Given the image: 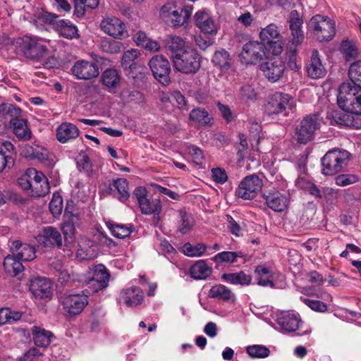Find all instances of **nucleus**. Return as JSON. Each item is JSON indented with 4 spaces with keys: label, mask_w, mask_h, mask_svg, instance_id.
<instances>
[{
    "label": "nucleus",
    "mask_w": 361,
    "mask_h": 361,
    "mask_svg": "<svg viewBox=\"0 0 361 361\" xmlns=\"http://www.w3.org/2000/svg\"><path fill=\"white\" fill-rule=\"evenodd\" d=\"M102 192L118 199L121 202H126L129 197L128 182L126 178L114 179L108 185H103Z\"/></svg>",
    "instance_id": "15"
},
{
    "label": "nucleus",
    "mask_w": 361,
    "mask_h": 361,
    "mask_svg": "<svg viewBox=\"0 0 361 361\" xmlns=\"http://www.w3.org/2000/svg\"><path fill=\"white\" fill-rule=\"evenodd\" d=\"M8 112L16 117L11 120L10 124L13 126V130L16 136L22 140H28L31 138L32 132L27 127V121L23 118H18L21 110L13 105H10Z\"/></svg>",
    "instance_id": "17"
},
{
    "label": "nucleus",
    "mask_w": 361,
    "mask_h": 361,
    "mask_svg": "<svg viewBox=\"0 0 361 361\" xmlns=\"http://www.w3.org/2000/svg\"><path fill=\"white\" fill-rule=\"evenodd\" d=\"M276 322L281 328L287 332H295L302 324L300 315L290 312H281L278 315Z\"/></svg>",
    "instance_id": "26"
},
{
    "label": "nucleus",
    "mask_w": 361,
    "mask_h": 361,
    "mask_svg": "<svg viewBox=\"0 0 361 361\" xmlns=\"http://www.w3.org/2000/svg\"><path fill=\"white\" fill-rule=\"evenodd\" d=\"M88 291L87 294H72L66 296L63 302L64 310L71 315H76L82 312L88 304Z\"/></svg>",
    "instance_id": "21"
},
{
    "label": "nucleus",
    "mask_w": 361,
    "mask_h": 361,
    "mask_svg": "<svg viewBox=\"0 0 361 361\" xmlns=\"http://www.w3.org/2000/svg\"><path fill=\"white\" fill-rule=\"evenodd\" d=\"M209 296L228 302H233L236 299L235 295L231 289L222 284L213 286L209 290Z\"/></svg>",
    "instance_id": "37"
},
{
    "label": "nucleus",
    "mask_w": 361,
    "mask_h": 361,
    "mask_svg": "<svg viewBox=\"0 0 361 361\" xmlns=\"http://www.w3.org/2000/svg\"><path fill=\"white\" fill-rule=\"evenodd\" d=\"M300 300L312 310L319 312H324L327 310V305L319 300H310L305 298H300Z\"/></svg>",
    "instance_id": "60"
},
{
    "label": "nucleus",
    "mask_w": 361,
    "mask_h": 361,
    "mask_svg": "<svg viewBox=\"0 0 361 361\" xmlns=\"http://www.w3.org/2000/svg\"><path fill=\"white\" fill-rule=\"evenodd\" d=\"M178 218L180 219L178 231L182 234L188 233L194 225L192 216L185 209H180L178 211Z\"/></svg>",
    "instance_id": "49"
},
{
    "label": "nucleus",
    "mask_w": 361,
    "mask_h": 361,
    "mask_svg": "<svg viewBox=\"0 0 361 361\" xmlns=\"http://www.w3.org/2000/svg\"><path fill=\"white\" fill-rule=\"evenodd\" d=\"M160 14L163 19L168 23L170 22L173 27L183 25L187 23L186 17H183L182 13L171 4L163 6Z\"/></svg>",
    "instance_id": "33"
},
{
    "label": "nucleus",
    "mask_w": 361,
    "mask_h": 361,
    "mask_svg": "<svg viewBox=\"0 0 361 361\" xmlns=\"http://www.w3.org/2000/svg\"><path fill=\"white\" fill-rule=\"evenodd\" d=\"M79 224V217L77 215H71L68 219L62 224V232L65 241L68 244H72L75 241L76 226Z\"/></svg>",
    "instance_id": "38"
},
{
    "label": "nucleus",
    "mask_w": 361,
    "mask_h": 361,
    "mask_svg": "<svg viewBox=\"0 0 361 361\" xmlns=\"http://www.w3.org/2000/svg\"><path fill=\"white\" fill-rule=\"evenodd\" d=\"M227 221L228 224V228L231 233L235 236H240L242 235V227L240 226V224L237 222L231 216L227 215L226 216Z\"/></svg>",
    "instance_id": "64"
},
{
    "label": "nucleus",
    "mask_w": 361,
    "mask_h": 361,
    "mask_svg": "<svg viewBox=\"0 0 361 361\" xmlns=\"http://www.w3.org/2000/svg\"><path fill=\"white\" fill-rule=\"evenodd\" d=\"M63 209L62 198L59 195H54L49 202V209L51 214L56 216L59 215Z\"/></svg>",
    "instance_id": "61"
},
{
    "label": "nucleus",
    "mask_w": 361,
    "mask_h": 361,
    "mask_svg": "<svg viewBox=\"0 0 361 361\" xmlns=\"http://www.w3.org/2000/svg\"><path fill=\"white\" fill-rule=\"evenodd\" d=\"M55 30L59 35L67 39L79 37L77 27L69 20L60 19L56 23Z\"/></svg>",
    "instance_id": "39"
},
{
    "label": "nucleus",
    "mask_w": 361,
    "mask_h": 361,
    "mask_svg": "<svg viewBox=\"0 0 361 361\" xmlns=\"http://www.w3.org/2000/svg\"><path fill=\"white\" fill-rule=\"evenodd\" d=\"M320 128V118L317 114L306 116L295 128V138L300 144H306L314 139L315 132Z\"/></svg>",
    "instance_id": "5"
},
{
    "label": "nucleus",
    "mask_w": 361,
    "mask_h": 361,
    "mask_svg": "<svg viewBox=\"0 0 361 361\" xmlns=\"http://www.w3.org/2000/svg\"><path fill=\"white\" fill-rule=\"evenodd\" d=\"M59 20L60 19L57 15L47 11H42L38 13L37 18L34 20V23L36 24L42 23L50 24L52 25L55 29L56 23L58 21H59Z\"/></svg>",
    "instance_id": "57"
},
{
    "label": "nucleus",
    "mask_w": 361,
    "mask_h": 361,
    "mask_svg": "<svg viewBox=\"0 0 361 361\" xmlns=\"http://www.w3.org/2000/svg\"><path fill=\"white\" fill-rule=\"evenodd\" d=\"M260 70L269 82H276L282 78L285 71V64L281 59L276 58L261 64Z\"/></svg>",
    "instance_id": "19"
},
{
    "label": "nucleus",
    "mask_w": 361,
    "mask_h": 361,
    "mask_svg": "<svg viewBox=\"0 0 361 361\" xmlns=\"http://www.w3.org/2000/svg\"><path fill=\"white\" fill-rule=\"evenodd\" d=\"M255 274L257 276V284L261 286H270L274 288L275 284L271 280L272 274L269 268L258 265L255 269Z\"/></svg>",
    "instance_id": "43"
},
{
    "label": "nucleus",
    "mask_w": 361,
    "mask_h": 361,
    "mask_svg": "<svg viewBox=\"0 0 361 361\" xmlns=\"http://www.w3.org/2000/svg\"><path fill=\"white\" fill-rule=\"evenodd\" d=\"M213 180L219 184H224L228 179L226 171L221 168H216L212 170Z\"/></svg>",
    "instance_id": "63"
},
{
    "label": "nucleus",
    "mask_w": 361,
    "mask_h": 361,
    "mask_svg": "<svg viewBox=\"0 0 361 361\" xmlns=\"http://www.w3.org/2000/svg\"><path fill=\"white\" fill-rule=\"evenodd\" d=\"M262 43L268 45L271 53L278 56L281 54L283 47L281 46V36L276 25L271 23L262 29L259 34Z\"/></svg>",
    "instance_id": "8"
},
{
    "label": "nucleus",
    "mask_w": 361,
    "mask_h": 361,
    "mask_svg": "<svg viewBox=\"0 0 361 361\" xmlns=\"http://www.w3.org/2000/svg\"><path fill=\"white\" fill-rule=\"evenodd\" d=\"M122 45L121 42L109 38H104L100 42V48L102 51L111 54L118 53Z\"/></svg>",
    "instance_id": "52"
},
{
    "label": "nucleus",
    "mask_w": 361,
    "mask_h": 361,
    "mask_svg": "<svg viewBox=\"0 0 361 361\" xmlns=\"http://www.w3.org/2000/svg\"><path fill=\"white\" fill-rule=\"evenodd\" d=\"M101 80L109 92H114L121 85V76L118 71L114 68L105 70L102 74Z\"/></svg>",
    "instance_id": "36"
},
{
    "label": "nucleus",
    "mask_w": 361,
    "mask_h": 361,
    "mask_svg": "<svg viewBox=\"0 0 361 361\" xmlns=\"http://www.w3.org/2000/svg\"><path fill=\"white\" fill-rule=\"evenodd\" d=\"M12 255L21 261H32L36 257L35 247L20 240H14L10 247Z\"/></svg>",
    "instance_id": "25"
},
{
    "label": "nucleus",
    "mask_w": 361,
    "mask_h": 361,
    "mask_svg": "<svg viewBox=\"0 0 361 361\" xmlns=\"http://www.w3.org/2000/svg\"><path fill=\"white\" fill-rule=\"evenodd\" d=\"M262 180L256 174L245 177L235 190V195L243 200H253L261 191Z\"/></svg>",
    "instance_id": "7"
},
{
    "label": "nucleus",
    "mask_w": 361,
    "mask_h": 361,
    "mask_svg": "<svg viewBox=\"0 0 361 361\" xmlns=\"http://www.w3.org/2000/svg\"><path fill=\"white\" fill-rule=\"evenodd\" d=\"M238 97L245 102L254 101L257 99V92L252 85H245L239 90Z\"/></svg>",
    "instance_id": "58"
},
{
    "label": "nucleus",
    "mask_w": 361,
    "mask_h": 361,
    "mask_svg": "<svg viewBox=\"0 0 361 361\" xmlns=\"http://www.w3.org/2000/svg\"><path fill=\"white\" fill-rule=\"evenodd\" d=\"M212 63L221 71H227L231 67V58L229 53L225 49H221L214 53Z\"/></svg>",
    "instance_id": "48"
},
{
    "label": "nucleus",
    "mask_w": 361,
    "mask_h": 361,
    "mask_svg": "<svg viewBox=\"0 0 361 361\" xmlns=\"http://www.w3.org/2000/svg\"><path fill=\"white\" fill-rule=\"evenodd\" d=\"M348 75L350 80L339 87L337 102L348 110L361 113V60L350 65Z\"/></svg>",
    "instance_id": "2"
},
{
    "label": "nucleus",
    "mask_w": 361,
    "mask_h": 361,
    "mask_svg": "<svg viewBox=\"0 0 361 361\" xmlns=\"http://www.w3.org/2000/svg\"><path fill=\"white\" fill-rule=\"evenodd\" d=\"M76 163L80 171H84L87 176L92 173V164L86 153L83 152L79 153L76 157Z\"/></svg>",
    "instance_id": "55"
},
{
    "label": "nucleus",
    "mask_w": 361,
    "mask_h": 361,
    "mask_svg": "<svg viewBox=\"0 0 361 361\" xmlns=\"http://www.w3.org/2000/svg\"><path fill=\"white\" fill-rule=\"evenodd\" d=\"M106 226L111 231V234L118 238L128 237L135 229L131 224H123L110 221L106 223Z\"/></svg>",
    "instance_id": "41"
},
{
    "label": "nucleus",
    "mask_w": 361,
    "mask_h": 361,
    "mask_svg": "<svg viewBox=\"0 0 361 361\" xmlns=\"http://www.w3.org/2000/svg\"><path fill=\"white\" fill-rule=\"evenodd\" d=\"M307 75L312 79L322 78L326 73L324 65L322 62L321 56L317 49L312 52L310 59L305 66Z\"/></svg>",
    "instance_id": "24"
},
{
    "label": "nucleus",
    "mask_w": 361,
    "mask_h": 361,
    "mask_svg": "<svg viewBox=\"0 0 361 361\" xmlns=\"http://www.w3.org/2000/svg\"><path fill=\"white\" fill-rule=\"evenodd\" d=\"M110 274L107 269L102 264H99L93 268L92 276L90 283L93 286H97V289H103L108 286Z\"/></svg>",
    "instance_id": "34"
},
{
    "label": "nucleus",
    "mask_w": 361,
    "mask_h": 361,
    "mask_svg": "<svg viewBox=\"0 0 361 361\" xmlns=\"http://www.w3.org/2000/svg\"><path fill=\"white\" fill-rule=\"evenodd\" d=\"M22 317V313L18 311H12L10 308L0 309V326L6 324H13L19 321Z\"/></svg>",
    "instance_id": "50"
},
{
    "label": "nucleus",
    "mask_w": 361,
    "mask_h": 361,
    "mask_svg": "<svg viewBox=\"0 0 361 361\" xmlns=\"http://www.w3.org/2000/svg\"><path fill=\"white\" fill-rule=\"evenodd\" d=\"M53 284L51 281L41 276L30 280V290L35 298H50L52 295Z\"/></svg>",
    "instance_id": "20"
},
{
    "label": "nucleus",
    "mask_w": 361,
    "mask_h": 361,
    "mask_svg": "<svg viewBox=\"0 0 361 361\" xmlns=\"http://www.w3.org/2000/svg\"><path fill=\"white\" fill-rule=\"evenodd\" d=\"M100 29L116 39H122L128 36L126 24L116 17L104 18L100 23Z\"/></svg>",
    "instance_id": "12"
},
{
    "label": "nucleus",
    "mask_w": 361,
    "mask_h": 361,
    "mask_svg": "<svg viewBox=\"0 0 361 361\" xmlns=\"http://www.w3.org/2000/svg\"><path fill=\"white\" fill-rule=\"evenodd\" d=\"M22 154L26 157L40 161H46L48 159V151L40 146L33 147L26 145L22 149Z\"/></svg>",
    "instance_id": "44"
},
{
    "label": "nucleus",
    "mask_w": 361,
    "mask_h": 361,
    "mask_svg": "<svg viewBox=\"0 0 361 361\" xmlns=\"http://www.w3.org/2000/svg\"><path fill=\"white\" fill-rule=\"evenodd\" d=\"M265 204L276 212H283L288 206L289 199L286 194L276 190H269L262 195Z\"/></svg>",
    "instance_id": "16"
},
{
    "label": "nucleus",
    "mask_w": 361,
    "mask_h": 361,
    "mask_svg": "<svg viewBox=\"0 0 361 361\" xmlns=\"http://www.w3.org/2000/svg\"><path fill=\"white\" fill-rule=\"evenodd\" d=\"M338 105L341 109V110H334L329 113V116L331 118L332 121L338 125L357 128V123L355 122L352 114L361 115V113L348 110L346 108L341 106L338 104Z\"/></svg>",
    "instance_id": "28"
},
{
    "label": "nucleus",
    "mask_w": 361,
    "mask_h": 361,
    "mask_svg": "<svg viewBox=\"0 0 361 361\" xmlns=\"http://www.w3.org/2000/svg\"><path fill=\"white\" fill-rule=\"evenodd\" d=\"M207 246L203 243H197L196 245H191L189 243H185L183 246V253L191 257H200L207 250Z\"/></svg>",
    "instance_id": "53"
},
{
    "label": "nucleus",
    "mask_w": 361,
    "mask_h": 361,
    "mask_svg": "<svg viewBox=\"0 0 361 361\" xmlns=\"http://www.w3.org/2000/svg\"><path fill=\"white\" fill-rule=\"evenodd\" d=\"M174 68L179 72L190 74L195 73L200 68L201 56L193 49H188L173 59Z\"/></svg>",
    "instance_id": "6"
},
{
    "label": "nucleus",
    "mask_w": 361,
    "mask_h": 361,
    "mask_svg": "<svg viewBox=\"0 0 361 361\" xmlns=\"http://www.w3.org/2000/svg\"><path fill=\"white\" fill-rule=\"evenodd\" d=\"M50 40L35 35H25L16 37L13 44L18 52L33 62L41 63L44 68L57 66L58 61L54 56H49Z\"/></svg>",
    "instance_id": "1"
},
{
    "label": "nucleus",
    "mask_w": 361,
    "mask_h": 361,
    "mask_svg": "<svg viewBox=\"0 0 361 361\" xmlns=\"http://www.w3.org/2000/svg\"><path fill=\"white\" fill-rule=\"evenodd\" d=\"M246 351L247 353L252 358H265L268 357L270 353L269 349L262 345L247 346Z\"/></svg>",
    "instance_id": "56"
},
{
    "label": "nucleus",
    "mask_w": 361,
    "mask_h": 361,
    "mask_svg": "<svg viewBox=\"0 0 361 361\" xmlns=\"http://www.w3.org/2000/svg\"><path fill=\"white\" fill-rule=\"evenodd\" d=\"M190 275L195 280H204L210 276L212 267L205 260H198L190 268Z\"/></svg>",
    "instance_id": "35"
},
{
    "label": "nucleus",
    "mask_w": 361,
    "mask_h": 361,
    "mask_svg": "<svg viewBox=\"0 0 361 361\" xmlns=\"http://www.w3.org/2000/svg\"><path fill=\"white\" fill-rule=\"evenodd\" d=\"M140 53L137 49H132L125 51L121 59V65L124 71L134 78L136 77L134 75L135 70L144 69V68L136 61Z\"/></svg>",
    "instance_id": "32"
},
{
    "label": "nucleus",
    "mask_w": 361,
    "mask_h": 361,
    "mask_svg": "<svg viewBox=\"0 0 361 361\" xmlns=\"http://www.w3.org/2000/svg\"><path fill=\"white\" fill-rule=\"evenodd\" d=\"M80 135L78 128L73 123L69 122H63L59 126L56 130V136L57 140L65 144L71 142Z\"/></svg>",
    "instance_id": "30"
},
{
    "label": "nucleus",
    "mask_w": 361,
    "mask_h": 361,
    "mask_svg": "<svg viewBox=\"0 0 361 361\" xmlns=\"http://www.w3.org/2000/svg\"><path fill=\"white\" fill-rule=\"evenodd\" d=\"M340 51L346 61H351L357 58L359 52L355 42L349 39L341 42Z\"/></svg>",
    "instance_id": "46"
},
{
    "label": "nucleus",
    "mask_w": 361,
    "mask_h": 361,
    "mask_svg": "<svg viewBox=\"0 0 361 361\" xmlns=\"http://www.w3.org/2000/svg\"><path fill=\"white\" fill-rule=\"evenodd\" d=\"M122 95L128 102L142 104L145 102L143 94L137 90H124Z\"/></svg>",
    "instance_id": "59"
},
{
    "label": "nucleus",
    "mask_w": 361,
    "mask_h": 361,
    "mask_svg": "<svg viewBox=\"0 0 361 361\" xmlns=\"http://www.w3.org/2000/svg\"><path fill=\"white\" fill-rule=\"evenodd\" d=\"M189 119L202 126L212 125L213 120L209 113L202 108L193 109L189 114Z\"/></svg>",
    "instance_id": "45"
},
{
    "label": "nucleus",
    "mask_w": 361,
    "mask_h": 361,
    "mask_svg": "<svg viewBox=\"0 0 361 361\" xmlns=\"http://www.w3.org/2000/svg\"><path fill=\"white\" fill-rule=\"evenodd\" d=\"M4 267L6 273L13 276L18 275L24 269L21 260L13 255L5 257Z\"/></svg>",
    "instance_id": "47"
},
{
    "label": "nucleus",
    "mask_w": 361,
    "mask_h": 361,
    "mask_svg": "<svg viewBox=\"0 0 361 361\" xmlns=\"http://www.w3.org/2000/svg\"><path fill=\"white\" fill-rule=\"evenodd\" d=\"M143 300V292L140 287L132 286L123 289L118 297V302L128 307L137 306Z\"/></svg>",
    "instance_id": "27"
},
{
    "label": "nucleus",
    "mask_w": 361,
    "mask_h": 361,
    "mask_svg": "<svg viewBox=\"0 0 361 361\" xmlns=\"http://www.w3.org/2000/svg\"><path fill=\"white\" fill-rule=\"evenodd\" d=\"M37 241L45 247L62 246V236L59 230L53 226L44 227L36 236Z\"/></svg>",
    "instance_id": "23"
},
{
    "label": "nucleus",
    "mask_w": 361,
    "mask_h": 361,
    "mask_svg": "<svg viewBox=\"0 0 361 361\" xmlns=\"http://www.w3.org/2000/svg\"><path fill=\"white\" fill-rule=\"evenodd\" d=\"M350 159V154L346 150L334 149L328 152L322 159V172L332 176L343 171Z\"/></svg>",
    "instance_id": "3"
},
{
    "label": "nucleus",
    "mask_w": 361,
    "mask_h": 361,
    "mask_svg": "<svg viewBox=\"0 0 361 361\" xmlns=\"http://www.w3.org/2000/svg\"><path fill=\"white\" fill-rule=\"evenodd\" d=\"M243 257V254L242 252L224 251L214 256L212 260L217 264L221 262L233 263L235 262L236 258Z\"/></svg>",
    "instance_id": "54"
},
{
    "label": "nucleus",
    "mask_w": 361,
    "mask_h": 361,
    "mask_svg": "<svg viewBox=\"0 0 361 361\" xmlns=\"http://www.w3.org/2000/svg\"><path fill=\"white\" fill-rule=\"evenodd\" d=\"M302 23L303 20L300 13L296 10L292 11L289 16V26L292 35V44L295 46L300 44L304 39Z\"/></svg>",
    "instance_id": "29"
},
{
    "label": "nucleus",
    "mask_w": 361,
    "mask_h": 361,
    "mask_svg": "<svg viewBox=\"0 0 361 361\" xmlns=\"http://www.w3.org/2000/svg\"><path fill=\"white\" fill-rule=\"evenodd\" d=\"M357 181V177L353 174H341L335 178L336 184L339 186H346Z\"/></svg>",
    "instance_id": "62"
},
{
    "label": "nucleus",
    "mask_w": 361,
    "mask_h": 361,
    "mask_svg": "<svg viewBox=\"0 0 361 361\" xmlns=\"http://www.w3.org/2000/svg\"><path fill=\"white\" fill-rule=\"evenodd\" d=\"M94 245V242L87 238H81L79 242V247L77 251V257L82 260H87L92 258L91 247Z\"/></svg>",
    "instance_id": "51"
},
{
    "label": "nucleus",
    "mask_w": 361,
    "mask_h": 361,
    "mask_svg": "<svg viewBox=\"0 0 361 361\" xmlns=\"http://www.w3.org/2000/svg\"><path fill=\"white\" fill-rule=\"evenodd\" d=\"M194 18L196 26L201 32L210 36L216 35L219 26L210 13L199 11L195 13Z\"/></svg>",
    "instance_id": "22"
},
{
    "label": "nucleus",
    "mask_w": 361,
    "mask_h": 361,
    "mask_svg": "<svg viewBox=\"0 0 361 361\" xmlns=\"http://www.w3.org/2000/svg\"><path fill=\"white\" fill-rule=\"evenodd\" d=\"M133 195L136 198L142 214H151L161 212V204L160 201L157 199L149 200L147 197V191L145 188H136L133 192Z\"/></svg>",
    "instance_id": "13"
},
{
    "label": "nucleus",
    "mask_w": 361,
    "mask_h": 361,
    "mask_svg": "<svg viewBox=\"0 0 361 361\" xmlns=\"http://www.w3.org/2000/svg\"><path fill=\"white\" fill-rule=\"evenodd\" d=\"M164 44L166 53L171 56L172 59L188 50L185 48V40L177 35L166 36L164 39Z\"/></svg>",
    "instance_id": "31"
},
{
    "label": "nucleus",
    "mask_w": 361,
    "mask_h": 361,
    "mask_svg": "<svg viewBox=\"0 0 361 361\" xmlns=\"http://www.w3.org/2000/svg\"><path fill=\"white\" fill-rule=\"evenodd\" d=\"M307 27L314 37L319 42L330 41L336 34L335 23L327 16H314L310 20Z\"/></svg>",
    "instance_id": "4"
},
{
    "label": "nucleus",
    "mask_w": 361,
    "mask_h": 361,
    "mask_svg": "<svg viewBox=\"0 0 361 361\" xmlns=\"http://www.w3.org/2000/svg\"><path fill=\"white\" fill-rule=\"evenodd\" d=\"M266 46L259 42L251 41L246 43L239 57L245 64H255L266 56Z\"/></svg>",
    "instance_id": "9"
},
{
    "label": "nucleus",
    "mask_w": 361,
    "mask_h": 361,
    "mask_svg": "<svg viewBox=\"0 0 361 361\" xmlns=\"http://www.w3.org/2000/svg\"><path fill=\"white\" fill-rule=\"evenodd\" d=\"M221 279L233 285L248 286L252 282V276L241 271L236 273L224 274Z\"/></svg>",
    "instance_id": "40"
},
{
    "label": "nucleus",
    "mask_w": 361,
    "mask_h": 361,
    "mask_svg": "<svg viewBox=\"0 0 361 361\" xmlns=\"http://www.w3.org/2000/svg\"><path fill=\"white\" fill-rule=\"evenodd\" d=\"M149 66L156 80L164 85L170 83L171 66L166 58L156 55L149 60Z\"/></svg>",
    "instance_id": "10"
},
{
    "label": "nucleus",
    "mask_w": 361,
    "mask_h": 361,
    "mask_svg": "<svg viewBox=\"0 0 361 361\" xmlns=\"http://www.w3.org/2000/svg\"><path fill=\"white\" fill-rule=\"evenodd\" d=\"M27 175L30 178L33 195L44 197L49 192L50 186L46 176L34 168L27 169Z\"/></svg>",
    "instance_id": "14"
},
{
    "label": "nucleus",
    "mask_w": 361,
    "mask_h": 361,
    "mask_svg": "<svg viewBox=\"0 0 361 361\" xmlns=\"http://www.w3.org/2000/svg\"><path fill=\"white\" fill-rule=\"evenodd\" d=\"M32 333L35 344L39 347H47L51 343L52 333L49 331L34 326L32 327Z\"/></svg>",
    "instance_id": "42"
},
{
    "label": "nucleus",
    "mask_w": 361,
    "mask_h": 361,
    "mask_svg": "<svg viewBox=\"0 0 361 361\" xmlns=\"http://www.w3.org/2000/svg\"><path fill=\"white\" fill-rule=\"evenodd\" d=\"M72 74L78 80H91L99 74L98 66L91 61L81 60L75 63L71 68Z\"/></svg>",
    "instance_id": "18"
},
{
    "label": "nucleus",
    "mask_w": 361,
    "mask_h": 361,
    "mask_svg": "<svg viewBox=\"0 0 361 361\" xmlns=\"http://www.w3.org/2000/svg\"><path fill=\"white\" fill-rule=\"evenodd\" d=\"M293 99L288 94L275 92L269 99L265 105V111L269 115L283 114L286 115V109L292 108Z\"/></svg>",
    "instance_id": "11"
}]
</instances>
